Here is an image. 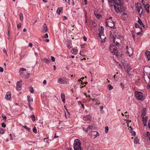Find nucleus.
<instances>
[{
	"label": "nucleus",
	"mask_w": 150,
	"mask_h": 150,
	"mask_svg": "<svg viewBox=\"0 0 150 150\" xmlns=\"http://www.w3.org/2000/svg\"><path fill=\"white\" fill-rule=\"evenodd\" d=\"M138 22L141 25V26L143 27L144 26V25L143 24L142 21L140 20V19L139 18H138Z\"/></svg>",
	"instance_id": "30"
},
{
	"label": "nucleus",
	"mask_w": 150,
	"mask_h": 150,
	"mask_svg": "<svg viewBox=\"0 0 150 150\" xmlns=\"http://www.w3.org/2000/svg\"><path fill=\"white\" fill-rule=\"evenodd\" d=\"M109 49L112 54L114 55H115L118 58L121 57L122 56V54L121 53H118L117 52V50L115 45L111 44L110 45Z\"/></svg>",
	"instance_id": "2"
},
{
	"label": "nucleus",
	"mask_w": 150,
	"mask_h": 150,
	"mask_svg": "<svg viewBox=\"0 0 150 150\" xmlns=\"http://www.w3.org/2000/svg\"><path fill=\"white\" fill-rule=\"evenodd\" d=\"M43 31L44 32H46L47 31V25L46 23H44L43 26Z\"/></svg>",
	"instance_id": "20"
},
{
	"label": "nucleus",
	"mask_w": 150,
	"mask_h": 150,
	"mask_svg": "<svg viewBox=\"0 0 150 150\" xmlns=\"http://www.w3.org/2000/svg\"><path fill=\"white\" fill-rule=\"evenodd\" d=\"M147 136L149 139L150 138V134L149 132H147Z\"/></svg>",
	"instance_id": "46"
},
{
	"label": "nucleus",
	"mask_w": 150,
	"mask_h": 150,
	"mask_svg": "<svg viewBox=\"0 0 150 150\" xmlns=\"http://www.w3.org/2000/svg\"><path fill=\"white\" fill-rule=\"evenodd\" d=\"M42 60L44 61V62L47 64H49L50 62V59H48L46 58H44L42 59Z\"/></svg>",
	"instance_id": "24"
},
{
	"label": "nucleus",
	"mask_w": 150,
	"mask_h": 150,
	"mask_svg": "<svg viewBox=\"0 0 150 150\" xmlns=\"http://www.w3.org/2000/svg\"><path fill=\"white\" fill-rule=\"evenodd\" d=\"M61 98L63 102L64 103L65 102V94L64 93H62L61 94Z\"/></svg>",
	"instance_id": "25"
},
{
	"label": "nucleus",
	"mask_w": 150,
	"mask_h": 150,
	"mask_svg": "<svg viewBox=\"0 0 150 150\" xmlns=\"http://www.w3.org/2000/svg\"><path fill=\"white\" fill-rule=\"evenodd\" d=\"M91 134H90L91 135V137H93L94 138H96L98 134V132L96 131L91 132Z\"/></svg>",
	"instance_id": "12"
},
{
	"label": "nucleus",
	"mask_w": 150,
	"mask_h": 150,
	"mask_svg": "<svg viewBox=\"0 0 150 150\" xmlns=\"http://www.w3.org/2000/svg\"><path fill=\"white\" fill-rule=\"evenodd\" d=\"M4 71L3 68L1 67H0V72H3Z\"/></svg>",
	"instance_id": "54"
},
{
	"label": "nucleus",
	"mask_w": 150,
	"mask_h": 150,
	"mask_svg": "<svg viewBox=\"0 0 150 150\" xmlns=\"http://www.w3.org/2000/svg\"><path fill=\"white\" fill-rule=\"evenodd\" d=\"M135 94V98L137 100L143 101L145 97L142 92L136 91Z\"/></svg>",
	"instance_id": "6"
},
{
	"label": "nucleus",
	"mask_w": 150,
	"mask_h": 150,
	"mask_svg": "<svg viewBox=\"0 0 150 150\" xmlns=\"http://www.w3.org/2000/svg\"><path fill=\"white\" fill-rule=\"evenodd\" d=\"M98 102H92L91 103V105L94 107L96 108L97 106H98L100 104V103H98Z\"/></svg>",
	"instance_id": "17"
},
{
	"label": "nucleus",
	"mask_w": 150,
	"mask_h": 150,
	"mask_svg": "<svg viewBox=\"0 0 150 150\" xmlns=\"http://www.w3.org/2000/svg\"><path fill=\"white\" fill-rule=\"evenodd\" d=\"M27 98H28V103H30V100H31V98L30 96L28 95L27 96Z\"/></svg>",
	"instance_id": "36"
},
{
	"label": "nucleus",
	"mask_w": 150,
	"mask_h": 150,
	"mask_svg": "<svg viewBox=\"0 0 150 150\" xmlns=\"http://www.w3.org/2000/svg\"><path fill=\"white\" fill-rule=\"evenodd\" d=\"M115 4L114 9L117 13L122 11L125 10L123 0H114Z\"/></svg>",
	"instance_id": "1"
},
{
	"label": "nucleus",
	"mask_w": 150,
	"mask_h": 150,
	"mask_svg": "<svg viewBox=\"0 0 150 150\" xmlns=\"http://www.w3.org/2000/svg\"><path fill=\"white\" fill-rule=\"evenodd\" d=\"M48 35L47 33L45 34L44 36V38H47L48 37Z\"/></svg>",
	"instance_id": "51"
},
{
	"label": "nucleus",
	"mask_w": 150,
	"mask_h": 150,
	"mask_svg": "<svg viewBox=\"0 0 150 150\" xmlns=\"http://www.w3.org/2000/svg\"><path fill=\"white\" fill-rule=\"evenodd\" d=\"M115 38H114L113 39V42L115 44V45L118 47L120 45V42H118L117 41H115Z\"/></svg>",
	"instance_id": "26"
},
{
	"label": "nucleus",
	"mask_w": 150,
	"mask_h": 150,
	"mask_svg": "<svg viewBox=\"0 0 150 150\" xmlns=\"http://www.w3.org/2000/svg\"><path fill=\"white\" fill-rule=\"evenodd\" d=\"M139 142V140L137 138H135L134 143L136 144H138Z\"/></svg>",
	"instance_id": "32"
},
{
	"label": "nucleus",
	"mask_w": 150,
	"mask_h": 150,
	"mask_svg": "<svg viewBox=\"0 0 150 150\" xmlns=\"http://www.w3.org/2000/svg\"><path fill=\"white\" fill-rule=\"evenodd\" d=\"M132 130L130 129V132L131 133L132 135L133 136H134L136 135L135 132L134 131H132Z\"/></svg>",
	"instance_id": "37"
},
{
	"label": "nucleus",
	"mask_w": 150,
	"mask_h": 150,
	"mask_svg": "<svg viewBox=\"0 0 150 150\" xmlns=\"http://www.w3.org/2000/svg\"><path fill=\"white\" fill-rule=\"evenodd\" d=\"M81 143L79 139H75L73 144L74 150H83V148L81 146Z\"/></svg>",
	"instance_id": "3"
},
{
	"label": "nucleus",
	"mask_w": 150,
	"mask_h": 150,
	"mask_svg": "<svg viewBox=\"0 0 150 150\" xmlns=\"http://www.w3.org/2000/svg\"><path fill=\"white\" fill-rule=\"evenodd\" d=\"M65 1L67 2L68 3L69 5L70 4V0H65Z\"/></svg>",
	"instance_id": "61"
},
{
	"label": "nucleus",
	"mask_w": 150,
	"mask_h": 150,
	"mask_svg": "<svg viewBox=\"0 0 150 150\" xmlns=\"http://www.w3.org/2000/svg\"><path fill=\"white\" fill-rule=\"evenodd\" d=\"M4 130L2 128H0V132L1 134H3L4 133Z\"/></svg>",
	"instance_id": "38"
},
{
	"label": "nucleus",
	"mask_w": 150,
	"mask_h": 150,
	"mask_svg": "<svg viewBox=\"0 0 150 150\" xmlns=\"http://www.w3.org/2000/svg\"><path fill=\"white\" fill-rule=\"evenodd\" d=\"M22 81L21 80L17 82L16 84V89L18 90H20L21 89Z\"/></svg>",
	"instance_id": "9"
},
{
	"label": "nucleus",
	"mask_w": 150,
	"mask_h": 150,
	"mask_svg": "<svg viewBox=\"0 0 150 150\" xmlns=\"http://www.w3.org/2000/svg\"><path fill=\"white\" fill-rule=\"evenodd\" d=\"M124 7L125 8V10H124V11H121V12H119L118 13H122V16H125V15H126V16H127V14L126 13H125V12H124V11L125 10V7Z\"/></svg>",
	"instance_id": "34"
},
{
	"label": "nucleus",
	"mask_w": 150,
	"mask_h": 150,
	"mask_svg": "<svg viewBox=\"0 0 150 150\" xmlns=\"http://www.w3.org/2000/svg\"><path fill=\"white\" fill-rule=\"evenodd\" d=\"M63 7H60L58 8L57 11V13L58 14L60 15L61 12L63 10Z\"/></svg>",
	"instance_id": "23"
},
{
	"label": "nucleus",
	"mask_w": 150,
	"mask_h": 150,
	"mask_svg": "<svg viewBox=\"0 0 150 150\" xmlns=\"http://www.w3.org/2000/svg\"><path fill=\"white\" fill-rule=\"evenodd\" d=\"M108 131V126H106L105 127V132L106 133H107Z\"/></svg>",
	"instance_id": "40"
},
{
	"label": "nucleus",
	"mask_w": 150,
	"mask_h": 150,
	"mask_svg": "<svg viewBox=\"0 0 150 150\" xmlns=\"http://www.w3.org/2000/svg\"><path fill=\"white\" fill-rule=\"evenodd\" d=\"M120 85L122 87V88L123 89L124 88V86L123 84L122 83H121Z\"/></svg>",
	"instance_id": "55"
},
{
	"label": "nucleus",
	"mask_w": 150,
	"mask_h": 150,
	"mask_svg": "<svg viewBox=\"0 0 150 150\" xmlns=\"http://www.w3.org/2000/svg\"><path fill=\"white\" fill-rule=\"evenodd\" d=\"M83 38L84 41H86L87 40V38L85 36H83Z\"/></svg>",
	"instance_id": "60"
},
{
	"label": "nucleus",
	"mask_w": 150,
	"mask_h": 150,
	"mask_svg": "<svg viewBox=\"0 0 150 150\" xmlns=\"http://www.w3.org/2000/svg\"><path fill=\"white\" fill-rule=\"evenodd\" d=\"M147 88L148 89H150V82L149 84H148L147 85Z\"/></svg>",
	"instance_id": "56"
},
{
	"label": "nucleus",
	"mask_w": 150,
	"mask_h": 150,
	"mask_svg": "<svg viewBox=\"0 0 150 150\" xmlns=\"http://www.w3.org/2000/svg\"><path fill=\"white\" fill-rule=\"evenodd\" d=\"M71 52L74 54H76L77 53V50L76 49H73L71 50Z\"/></svg>",
	"instance_id": "29"
},
{
	"label": "nucleus",
	"mask_w": 150,
	"mask_h": 150,
	"mask_svg": "<svg viewBox=\"0 0 150 150\" xmlns=\"http://www.w3.org/2000/svg\"><path fill=\"white\" fill-rule=\"evenodd\" d=\"M5 98L6 99L9 100L11 98V95L9 92H7Z\"/></svg>",
	"instance_id": "16"
},
{
	"label": "nucleus",
	"mask_w": 150,
	"mask_h": 150,
	"mask_svg": "<svg viewBox=\"0 0 150 150\" xmlns=\"http://www.w3.org/2000/svg\"><path fill=\"white\" fill-rule=\"evenodd\" d=\"M1 126L2 127L5 128L6 127V125L3 122L1 123Z\"/></svg>",
	"instance_id": "47"
},
{
	"label": "nucleus",
	"mask_w": 150,
	"mask_h": 150,
	"mask_svg": "<svg viewBox=\"0 0 150 150\" xmlns=\"http://www.w3.org/2000/svg\"><path fill=\"white\" fill-rule=\"evenodd\" d=\"M149 4H146L144 6V8L145 9H146V12L148 13H149Z\"/></svg>",
	"instance_id": "21"
},
{
	"label": "nucleus",
	"mask_w": 150,
	"mask_h": 150,
	"mask_svg": "<svg viewBox=\"0 0 150 150\" xmlns=\"http://www.w3.org/2000/svg\"><path fill=\"white\" fill-rule=\"evenodd\" d=\"M108 87L109 90L112 89L113 88V87L110 84L108 85Z\"/></svg>",
	"instance_id": "43"
},
{
	"label": "nucleus",
	"mask_w": 150,
	"mask_h": 150,
	"mask_svg": "<svg viewBox=\"0 0 150 150\" xmlns=\"http://www.w3.org/2000/svg\"><path fill=\"white\" fill-rule=\"evenodd\" d=\"M127 126L128 127H129V128H130V129L131 130H132V127H131V126H130V125H129V122H128L127 124Z\"/></svg>",
	"instance_id": "49"
},
{
	"label": "nucleus",
	"mask_w": 150,
	"mask_h": 150,
	"mask_svg": "<svg viewBox=\"0 0 150 150\" xmlns=\"http://www.w3.org/2000/svg\"><path fill=\"white\" fill-rule=\"evenodd\" d=\"M91 100L93 102H98V100L96 98H92L91 99Z\"/></svg>",
	"instance_id": "42"
},
{
	"label": "nucleus",
	"mask_w": 150,
	"mask_h": 150,
	"mask_svg": "<svg viewBox=\"0 0 150 150\" xmlns=\"http://www.w3.org/2000/svg\"><path fill=\"white\" fill-rule=\"evenodd\" d=\"M26 69L24 68H20L19 71L20 75L24 79H27L30 76V74L28 73L26 71Z\"/></svg>",
	"instance_id": "4"
},
{
	"label": "nucleus",
	"mask_w": 150,
	"mask_h": 150,
	"mask_svg": "<svg viewBox=\"0 0 150 150\" xmlns=\"http://www.w3.org/2000/svg\"><path fill=\"white\" fill-rule=\"evenodd\" d=\"M29 46L31 47H32L33 46V44L31 43H30L29 44Z\"/></svg>",
	"instance_id": "57"
},
{
	"label": "nucleus",
	"mask_w": 150,
	"mask_h": 150,
	"mask_svg": "<svg viewBox=\"0 0 150 150\" xmlns=\"http://www.w3.org/2000/svg\"><path fill=\"white\" fill-rule=\"evenodd\" d=\"M106 25L111 28H115V23L112 19V17H110L109 19L106 20Z\"/></svg>",
	"instance_id": "5"
},
{
	"label": "nucleus",
	"mask_w": 150,
	"mask_h": 150,
	"mask_svg": "<svg viewBox=\"0 0 150 150\" xmlns=\"http://www.w3.org/2000/svg\"><path fill=\"white\" fill-rule=\"evenodd\" d=\"M100 29H101V33H102V32L103 31V30H104V28H103V27H102V26H101L100 27Z\"/></svg>",
	"instance_id": "59"
},
{
	"label": "nucleus",
	"mask_w": 150,
	"mask_h": 150,
	"mask_svg": "<svg viewBox=\"0 0 150 150\" xmlns=\"http://www.w3.org/2000/svg\"><path fill=\"white\" fill-rule=\"evenodd\" d=\"M30 117L32 119V120L33 121H35V116L34 115H33L32 116H30Z\"/></svg>",
	"instance_id": "39"
},
{
	"label": "nucleus",
	"mask_w": 150,
	"mask_h": 150,
	"mask_svg": "<svg viewBox=\"0 0 150 150\" xmlns=\"http://www.w3.org/2000/svg\"><path fill=\"white\" fill-rule=\"evenodd\" d=\"M28 106H29V108L31 110H33V108H32L31 106L30 103H28Z\"/></svg>",
	"instance_id": "50"
},
{
	"label": "nucleus",
	"mask_w": 150,
	"mask_h": 150,
	"mask_svg": "<svg viewBox=\"0 0 150 150\" xmlns=\"http://www.w3.org/2000/svg\"><path fill=\"white\" fill-rule=\"evenodd\" d=\"M145 73L146 74L144 73V78L145 82L148 84L150 82V73H148V72H145Z\"/></svg>",
	"instance_id": "7"
},
{
	"label": "nucleus",
	"mask_w": 150,
	"mask_h": 150,
	"mask_svg": "<svg viewBox=\"0 0 150 150\" xmlns=\"http://www.w3.org/2000/svg\"><path fill=\"white\" fill-rule=\"evenodd\" d=\"M19 16L21 20L22 21L23 18L22 13H20L19 14Z\"/></svg>",
	"instance_id": "35"
},
{
	"label": "nucleus",
	"mask_w": 150,
	"mask_h": 150,
	"mask_svg": "<svg viewBox=\"0 0 150 150\" xmlns=\"http://www.w3.org/2000/svg\"><path fill=\"white\" fill-rule=\"evenodd\" d=\"M21 23H20V24H18L17 25V27L18 29H19L21 27Z\"/></svg>",
	"instance_id": "45"
},
{
	"label": "nucleus",
	"mask_w": 150,
	"mask_h": 150,
	"mask_svg": "<svg viewBox=\"0 0 150 150\" xmlns=\"http://www.w3.org/2000/svg\"><path fill=\"white\" fill-rule=\"evenodd\" d=\"M135 27L137 28H139L140 31H142V29L141 27L137 23H136L135 24Z\"/></svg>",
	"instance_id": "33"
},
{
	"label": "nucleus",
	"mask_w": 150,
	"mask_h": 150,
	"mask_svg": "<svg viewBox=\"0 0 150 150\" xmlns=\"http://www.w3.org/2000/svg\"><path fill=\"white\" fill-rule=\"evenodd\" d=\"M3 51L5 53H6V55H7V52H6V49H4L3 50Z\"/></svg>",
	"instance_id": "58"
},
{
	"label": "nucleus",
	"mask_w": 150,
	"mask_h": 150,
	"mask_svg": "<svg viewBox=\"0 0 150 150\" xmlns=\"http://www.w3.org/2000/svg\"><path fill=\"white\" fill-rule=\"evenodd\" d=\"M129 50L130 51L129 52L128 50H127L126 52L129 54V56H131L132 55V50L131 48H130L129 49Z\"/></svg>",
	"instance_id": "22"
},
{
	"label": "nucleus",
	"mask_w": 150,
	"mask_h": 150,
	"mask_svg": "<svg viewBox=\"0 0 150 150\" xmlns=\"http://www.w3.org/2000/svg\"><path fill=\"white\" fill-rule=\"evenodd\" d=\"M94 13L96 17L98 18H99L101 17V14L98 13L96 11H94Z\"/></svg>",
	"instance_id": "28"
},
{
	"label": "nucleus",
	"mask_w": 150,
	"mask_h": 150,
	"mask_svg": "<svg viewBox=\"0 0 150 150\" xmlns=\"http://www.w3.org/2000/svg\"><path fill=\"white\" fill-rule=\"evenodd\" d=\"M142 120L143 121V124L144 126H146L147 125V118L146 117H142Z\"/></svg>",
	"instance_id": "14"
},
{
	"label": "nucleus",
	"mask_w": 150,
	"mask_h": 150,
	"mask_svg": "<svg viewBox=\"0 0 150 150\" xmlns=\"http://www.w3.org/2000/svg\"><path fill=\"white\" fill-rule=\"evenodd\" d=\"M83 119L85 121L90 120L91 119V116L90 115H87L83 117Z\"/></svg>",
	"instance_id": "18"
},
{
	"label": "nucleus",
	"mask_w": 150,
	"mask_h": 150,
	"mask_svg": "<svg viewBox=\"0 0 150 150\" xmlns=\"http://www.w3.org/2000/svg\"><path fill=\"white\" fill-rule=\"evenodd\" d=\"M43 83L44 85L46 84V80H44L43 81Z\"/></svg>",
	"instance_id": "62"
},
{
	"label": "nucleus",
	"mask_w": 150,
	"mask_h": 150,
	"mask_svg": "<svg viewBox=\"0 0 150 150\" xmlns=\"http://www.w3.org/2000/svg\"><path fill=\"white\" fill-rule=\"evenodd\" d=\"M93 128V125H89L87 127V129L86 130V132H87V130L88 129H91Z\"/></svg>",
	"instance_id": "31"
},
{
	"label": "nucleus",
	"mask_w": 150,
	"mask_h": 150,
	"mask_svg": "<svg viewBox=\"0 0 150 150\" xmlns=\"http://www.w3.org/2000/svg\"><path fill=\"white\" fill-rule=\"evenodd\" d=\"M108 3L109 4V5L111 6L112 7L113 6H114L115 4L114 3V0L112 1V0H108Z\"/></svg>",
	"instance_id": "19"
},
{
	"label": "nucleus",
	"mask_w": 150,
	"mask_h": 150,
	"mask_svg": "<svg viewBox=\"0 0 150 150\" xmlns=\"http://www.w3.org/2000/svg\"><path fill=\"white\" fill-rule=\"evenodd\" d=\"M136 8L137 9V11H138V13H139L141 11V13H142V10L141 4H137L136 5Z\"/></svg>",
	"instance_id": "11"
},
{
	"label": "nucleus",
	"mask_w": 150,
	"mask_h": 150,
	"mask_svg": "<svg viewBox=\"0 0 150 150\" xmlns=\"http://www.w3.org/2000/svg\"><path fill=\"white\" fill-rule=\"evenodd\" d=\"M58 82L60 83L64 84L67 83V81L64 78H59L58 79Z\"/></svg>",
	"instance_id": "10"
},
{
	"label": "nucleus",
	"mask_w": 150,
	"mask_h": 150,
	"mask_svg": "<svg viewBox=\"0 0 150 150\" xmlns=\"http://www.w3.org/2000/svg\"><path fill=\"white\" fill-rule=\"evenodd\" d=\"M124 68L126 70L127 73L129 74V70L132 69L130 65L128 64H126L124 65Z\"/></svg>",
	"instance_id": "8"
},
{
	"label": "nucleus",
	"mask_w": 150,
	"mask_h": 150,
	"mask_svg": "<svg viewBox=\"0 0 150 150\" xmlns=\"http://www.w3.org/2000/svg\"><path fill=\"white\" fill-rule=\"evenodd\" d=\"M9 135L10 136V137H11V138H10V139L11 140H13V138L12 137V134H9Z\"/></svg>",
	"instance_id": "63"
},
{
	"label": "nucleus",
	"mask_w": 150,
	"mask_h": 150,
	"mask_svg": "<svg viewBox=\"0 0 150 150\" xmlns=\"http://www.w3.org/2000/svg\"><path fill=\"white\" fill-rule=\"evenodd\" d=\"M99 35L100 38L102 39H103L106 38V37H105L103 35V33H101L100 31L99 33Z\"/></svg>",
	"instance_id": "27"
},
{
	"label": "nucleus",
	"mask_w": 150,
	"mask_h": 150,
	"mask_svg": "<svg viewBox=\"0 0 150 150\" xmlns=\"http://www.w3.org/2000/svg\"><path fill=\"white\" fill-rule=\"evenodd\" d=\"M145 55L148 60H149L150 59V51L146 50L145 52Z\"/></svg>",
	"instance_id": "15"
},
{
	"label": "nucleus",
	"mask_w": 150,
	"mask_h": 150,
	"mask_svg": "<svg viewBox=\"0 0 150 150\" xmlns=\"http://www.w3.org/2000/svg\"><path fill=\"white\" fill-rule=\"evenodd\" d=\"M33 132L35 133H36L37 132V130L36 128L35 127H34L33 129Z\"/></svg>",
	"instance_id": "41"
},
{
	"label": "nucleus",
	"mask_w": 150,
	"mask_h": 150,
	"mask_svg": "<svg viewBox=\"0 0 150 150\" xmlns=\"http://www.w3.org/2000/svg\"><path fill=\"white\" fill-rule=\"evenodd\" d=\"M2 117L3 118L5 119H6V116L3 114H2Z\"/></svg>",
	"instance_id": "53"
},
{
	"label": "nucleus",
	"mask_w": 150,
	"mask_h": 150,
	"mask_svg": "<svg viewBox=\"0 0 150 150\" xmlns=\"http://www.w3.org/2000/svg\"><path fill=\"white\" fill-rule=\"evenodd\" d=\"M146 109L145 108H144L142 110V113L141 115V116L142 117H146Z\"/></svg>",
	"instance_id": "13"
},
{
	"label": "nucleus",
	"mask_w": 150,
	"mask_h": 150,
	"mask_svg": "<svg viewBox=\"0 0 150 150\" xmlns=\"http://www.w3.org/2000/svg\"><path fill=\"white\" fill-rule=\"evenodd\" d=\"M51 58L53 62H54L55 61V59L54 57L51 56Z\"/></svg>",
	"instance_id": "52"
},
{
	"label": "nucleus",
	"mask_w": 150,
	"mask_h": 150,
	"mask_svg": "<svg viewBox=\"0 0 150 150\" xmlns=\"http://www.w3.org/2000/svg\"><path fill=\"white\" fill-rule=\"evenodd\" d=\"M23 127H24L26 129L28 130L29 131L30 130V129L29 127H27L26 126H23Z\"/></svg>",
	"instance_id": "48"
},
{
	"label": "nucleus",
	"mask_w": 150,
	"mask_h": 150,
	"mask_svg": "<svg viewBox=\"0 0 150 150\" xmlns=\"http://www.w3.org/2000/svg\"><path fill=\"white\" fill-rule=\"evenodd\" d=\"M30 91L32 93H33L34 92V90L32 87L30 88Z\"/></svg>",
	"instance_id": "44"
},
{
	"label": "nucleus",
	"mask_w": 150,
	"mask_h": 150,
	"mask_svg": "<svg viewBox=\"0 0 150 150\" xmlns=\"http://www.w3.org/2000/svg\"><path fill=\"white\" fill-rule=\"evenodd\" d=\"M100 110H102L103 108V106H101L100 108Z\"/></svg>",
	"instance_id": "64"
}]
</instances>
